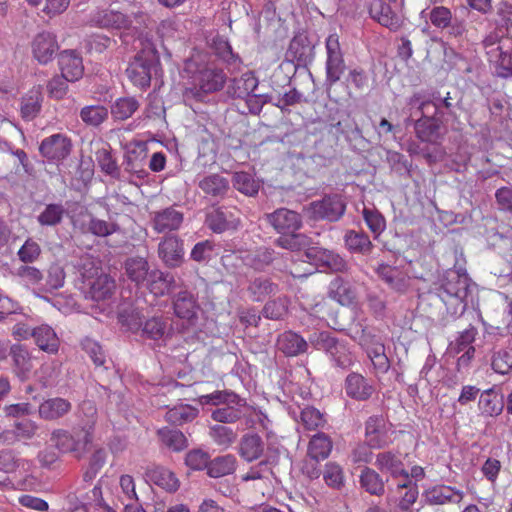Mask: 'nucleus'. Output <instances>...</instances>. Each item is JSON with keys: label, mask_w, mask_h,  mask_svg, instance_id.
Instances as JSON below:
<instances>
[{"label": "nucleus", "mask_w": 512, "mask_h": 512, "mask_svg": "<svg viewBox=\"0 0 512 512\" xmlns=\"http://www.w3.org/2000/svg\"><path fill=\"white\" fill-rule=\"evenodd\" d=\"M125 274L137 287H145L156 297L168 294L176 286L175 278L168 272L150 269L143 257H129L124 263Z\"/></svg>", "instance_id": "obj_1"}, {"label": "nucleus", "mask_w": 512, "mask_h": 512, "mask_svg": "<svg viewBox=\"0 0 512 512\" xmlns=\"http://www.w3.org/2000/svg\"><path fill=\"white\" fill-rule=\"evenodd\" d=\"M469 287L468 275L456 270L446 271L440 279V284L436 288L437 295L451 316L462 315L466 310Z\"/></svg>", "instance_id": "obj_2"}, {"label": "nucleus", "mask_w": 512, "mask_h": 512, "mask_svg": "<svg viewBox=\"0 0 512 512\" xmlns=\"http://www.w3.org/2000/svg\"><path fill=\"white\" fill-rule=\"evenodd\" d=\"M160 65L159 53L154 44L148 40L142 42V48L129 63L126 74L137 87L146 89L150 86L152 73Z\"/></svg>", "instance_id": "obj_3"}, {"label": "nucleus", "mask_w": 512, "mask_h": 512, "mask_svg": "<svg viewBox=\"0 0 512 512\" xmlns=\"http://www.w3.org/2000/svg\"><path fill=\"white\" fill-rule=\"evenodd\" d=\"M185 70L191 74L193 86L197 92L214 93L221 90L226 82L223 70L205 64L200 57L187 60Z\"/></svg>", "instance_id": "obj_4"}, {"label": "nucleus", "mask_w": 512, "mask_h": 512, "mask_svg": "<svg viewBox=\"0 0 512 512\" xmlns=\"http://www.w3.org/2000/svg\"><path fill=\"white\" fill-rule=\"evenodd\" d=\"M171 302L174 315L180 321V323H174L176 331L184 333L196 327L200 310L197 295L187 289H183L172 296Z\"/></svg>", "instance_id": "obj_5"}, {"label": "nucleus", "mask_w": 512, "mask_h": 512, "mask_svg": "<svg viewBox=\"0 0 512 512\" xmlns=\"http://www.w3.org/2000/svg\"><path fill=\"white\" fill-rule=\"evenodd\" d=\"M410 110L415 109L416 113H429L444 121L447 117L454 116L455 105L451 101L449 93L441 96L439 92L432 93L429 99H424L421 94L416 93L408 100Z\"/></svg>", "instance_id": "obj_6"}, {"label": "nucleus", "mask_w": 512, "mask_h": 512, "mask_svg": "<svg viewBox=\"0 0 512 512\" xmlns=\"http://www.w3.org/2000/svg\"><path fill=\"white\" fill-rule=\"evenodd\" d=\"M94 421L89 422L81 430L74 429L69 433L63 429L54 430L51 434V441L62 453H81L92 441V430Z\"/></svg>", "instance_id": "obj_7"}, {"label": "nucleus", "mask_w": 512, "mask_h": 512, "mask_svg": "<svg viewBox=\"0 0 512 512\" xmlns=\"http://www.w3.org/2000/svg\"><path fill=\"white\" fill-rule=\"evenodd\" d=\"M326 62L325 83L331 87L336 84L346 69L344 53L342 51L338 34H330L325 40Z\"/></svg>", "instance_id": "obj_8"}, {"label": "nucleus", "mask_w": 512, "mask_h": 512, "mask_svg": "<svg viewBox=\"0 0 512 512\" xmlns=\"http://www.w3.org/2000/svg\"><path fill=\"white\" fill-rule=\"evenodd\" d=\"M307 210L313 220L336 222L344 215L346 203L341 195L328 194L321 200L311 202Z\"/></svg>", "instance_id": "obj_9"}, {"label": "nucleus", "mask_w": 512, "mask_h": 512, "mask_svg": "<svg viewBox=\"0 0 512 512\" xmlns=\"http://www.w3.org/2000/svg\"><path fill=\"white\" fill-rule=\"evenodd\" d=\"M72 148L70 137L63 133H55L41 141L39 153L49 163L60 164L71 154Z\"/></svg>", "instance_id": "obj_10"}, {"label": "nucleus", "mask_w": 512, "mask_h": 512, "mask_svg": "<svg viewBox=\"0 0 512 512\" xmlns=\"http://www.w3.org/2000/svg\"><path fill=\"white\" fill-rule=\"evenodd\" d=\"M205 223L214 233L235 230L240 225V211L233 206H220L207 212Z\"/></svg>", "instance_id": "obj_11"}, {"label": "nucleus", "mask_w": 512, "mask_h": 512, "mask_svg": "<svg viewBox=\"0 0 512 512\" xmlns=\"http://www.w3.org/2000/svg\"><path fill=\"white\" fill-rule=\"evenodd\" d=\"M89 24L104 29L128 30L132 26V19L117 10L97 9L91 13Z\"/></svg>", "instance_id": "obj_12"}, {"label": "nucleus", "mask_w": 512, "mask_h": 512, "mask_svg": "<svg viewBox=\"0 0 512 512\" xmlns=\"http://www.w3.org/2000/svg\"><path fill=\"white\" fill-rule=\"evenodd\" d=\"M305 256L316 266L325 267L334 272H347L349 265L339 254L318 246L308 247Z\"/></svg>", "instance_id": "obj_13"}, {"label": "nucleus", "mask_w": 512, "mask_h": 512, "mask_svg": "<svg viewBox=\"0 0 512 512\" xmlns=\"http://www.w3.org/2000/svg\"><path fill=\"white\" fill-rule=\"evenodd\" d=\"M411 116L420 115L414 123L415 134L423 142L435 144L441 138V127L443 121L429 113H416L415 109L410 110Z\"/></svg>", "instance_id": "obj_14"}, {"label": "nucleus", "mask_w": 512, "mask_h": 512, "mask_svg": "<svg viewBox=\"0 0 512 512\" xmlns=\"http://www.w3.org/2000/svg\"><path fill=\"white\" fill-rule=\"evenodd\" d=\"M286 59L295 62L297 66H307L315 56L314 45L310 42L307 34L298 33L290 41L286 51Z\"/></svg>", "instance_id": "obj_15"}, {"label": "nucleus", "mask_w": 512, "mask_h": 512, "mask_svg": "<svg viewBox=\"0 0 512 512\" xmlns=\"http://www.w3.org/2000/svg\"><path fill=\"white\" fill-rule=\"evenodd\" d=\"M59 46L56 37L50 32H41L32 41V53L40 64L52 61Z\"/></svg>", "instance_id": "obj_16"}, {"label": "nucleus", "mask_w": 512, "mask_h": 512, "mask_svg": "<svg viewBox=\"0 0 512 512\" xmlns=\"http://www.w3.org/2000/svg\"><path fill=\"white\" fill-rule=\"evenodd\" d=\"M158 254L167 267H179L184 260L182 240L176 236L165 238L158 246Z\"/></svg>", "instance_id": "obj_17"}, {"label": "nucleus", "mask_w": 512, "mask_h": 512, "mask_svg": "<svg viewBox=\"0 0 512 512\" xmlns=\"http://www.w3.org/2000/svg\"><path fill=\"white\" fill-rule=\"evenodd\" d=\"M197 186L206 197L223 199L230 189V182L223 175L212 173L200 177Z\"/></svg>", "instance_id": "obj_18"}, {"label": "nucleus", "mask_w": 512, "mask_h": 512, "mask_svg": "<svg viewBox=\"0 0 512 512\" xmlns=\"http://www.w3.org/2000/svg\"><path fill=\"white\" fill-rule=\"evenodd\" d=\"M85 298L96 302L106 301L110 299L116 289L115 280L108 274L104 273L98 276L87 286L82 287Z\"/></svg>", "instance_id": "obj_19"}, {"label": "nucleus", "mask_w": 512, "mask_h": 512, "mask_svg": "<svg viewBox=\"0 0 512 512\" xmlns=\"http://www.w3.org/2000/svg\"><path fill=\"white\" fill-rule=\"evenodd\" d=\"M249 406L245 399L238 396V401L227 403L222 407H218L211 413V418L219 423L233 424L242 418L247 417Z\"/></svg>", "instance_id": "obj_20"}, {"label": "nucleus", "mask_w": 512, "mask_h": 512, "mask_svg": "<svg viewBox=\"0 0 512 512\" xmlns=\"http://www.w3.org/2000/svg\"><path fill=\"white\" fill-rule=\"evenodd\" d=\"M365 5L370 16L382 26L390 30H397L400 27V18L383 0H365Z\"/></svg>", "instance_id": "obj_21"}, {"label": "nucleus", "mask_w": 512, "mask_h": 512, "mask_svg": "<svg viewBox=\"0 0 512 512\" xmlns=\"http://www.w3.org/2000/svg\"><path fill=\"white\" fill-rule=\"evenodd\" d=\"M266 218L279 233L295 232L302 225L300 215L286 208L277 209L267 214Z\"/></svg>", "instance_id": "obj_22"}, {"label": "nucleus", "mask_w": 512, "mask_h": 512, "mask_svg": "<svg viewBox=\"0 0 512 512\" xmlns=\"http://www.w3.org/2000/svg\"><path fill=\"white\" fill-rule=\"evenodd\" d=\"M376 273L392 290L404 293L410 285V278L399 267L380 264Z\"/></svg>", "instance_id": "obj_23"}, {"label": "nucleus", "mask_w": 512, "mask_h": 512, "mask_svg": "<svg viewBox=\"0 0 512 512\" xmlns=\"http://www.w3.org/2000/svg\"><path fill=\"white\" fill-rule=\"evenodd\" d=\"M94 156L97 165L103 173L114 179H120V167L118 166L115 157L112 155L111 146L107 142L99 141L95 144Z\"/></svg>", "instance_id": "obj_24"}, {"label": "nucleus", "mask_w": 512, "mask_h": 512, "mask_svg": "<svg viewBox=\"0 0 512 512\" xmlns=\"http://www.w3.org/2000/svg\"><path fill=\"white\" fill-rule=\"evenodd\" d=\"M61 75L70 82H75L82 78L84 66L82 57L73 50H65L59 54L58 59Z\"/></svg>", "instance_id": "obj_25"}, {"label": "nucleus", "mask_w": 512, "mask_h": 512, "mask_svg": "<svg viewBox=\"0 0 512 512\" xmlns=\"http://www.w3.org/2000/svg\"><path fill=\"white\" fill-rule=\"evenodd\" d=\"M422 497L425 504L435 506L451 502L459 503L463 498V494L451 486L436 485L425 490Z\"/></svg>", "instance_id": "obj_26"}, {"label": "nucleus", "mask_w": 512, "mask_h": 512, "mask_svg": "<svg viewBox=\"0 0 512 512\" xmlns=\"http://www.w3.org/2000/svg\"><path fill=\"white\" fill-rule=\"evenodd\" d=\"M477 334L478 331L473 326L462 331L454 341L450 342L449 352H475L476 349H486L485 336L478 338Z\"/></svg>", "instance_id": "obj_27"}, {"label": "nucleus", "mask_w": 512, "mask_h": 512, "mask_svg": "<svg viewBox=\"0 0 512 512\" xmlns=\"http://www.w3.org/2000/svg\"><path fill=\"white\" fill-rule=\"evenodd\" d=\"M183 222V213L173 206L154 213L152 224L158 233H166L180 228Z\"/></svg>", "instance_id": "obj_28"}, {"label": "nucleus", "mask_w": 512, "mask_h": 512, "mask_svg": "<svg viewBox=\"0 0 512 512\" xmlns=\"http://www.w3.org/2000/svg\"><path fill=\"white\" fill-rule=\"evenodd\" d=\"M145 479L168 492H175L179 488V481L173 472L159 465H150L145 471Z\"/></svg>", "instance_id": "obj_29"}, {"label": "nucleus", "mask_w": 512, "mask_h": 512, "mask_svg": "<svg viewBox=\"0 0 512 512\" xmlns=\"http://www.w3.org/2000/svg\"><path fill=\"white\" fill-rule=\"evenodd\" d=\"M375 466L381 472H388L394 479L399 477L408 479L409 477L408 471L405 470L399 453H394L392 451L378 453L376 455Z\"/></svg>", "instance_id": "obj_30"}, {"label": "nucleus", "mask_w": 512, "mask_h": 512, "mask_svg": "<svg viewBox=\"0 0 512 512\" xmlns=\"http://www.w3.org/2000/svg\"><path fill=\"white\" fill-rule=\"evenodd\" d=\"M176 330L174 323L168 328V321L162 316H153L148 319L142 328V335L154 341L165 342Z\"/></svg>", "instance_id": "obj_31"}, {"label": "nucleus", "mask_w": 512, "mask_h": 512, "mask_svg": "<svg viewBox=\"0 0 512 512\" xmlns=\"http://www.w3.org/2000/svg\"><path fill=\"white\" fill-rule=\"evenodd\" d=\"M72 409V404L64 398L55 397L43 401L39 406V416L48 421L60 419Z\"/></svg>", "instance_id": "obj_32"}, {"label": "nucleus", "mask_w": 512, "mask_h": 512, "mask_svg": "<svg viewBox=\"0 0 512 512\" xmlns=\"http://www.w3.org/2000/svg\"><path fill=\"white\" fill-rule=\"evenodd\" d=\"M329 296L343 306L355 303L357 298L356 289L349 282L341 277L334 278L329 286Z\"/></svg>", "instance_id": "obj_33"}, {"label": "nucleus", "mask_w": 512, "mask_h": 512, "mask_svg": "<svg viewBox=\"0 0 512 512\" xmlns=\"http://www.w3.org/2000/svg\"><path fill=\"white\" fill-rule=\"evenodd\" d=\"M258 86V79L252 72H246L239 78L230 80L227 93L233 98H248Z\"/></svg>", "instance_id": "obj_34"}, {"label": "nucleus", "mask_w": 512, "mask_h": 512, "mask_svg": "<svg viewBox=\"0 0 512 512\" xmlns=\"http://www.w3.org/2000/svg\"><path fill=\"white\" fill-rule=\"evenodd\" d=\"M345 390L349 397L358 401H365L372 396L374 387L362 375L352 373L346 378Z\"/></svg>", "instance_id": "obj_35"}, {"label": "nucleus", "mask_w": 512, "mask_h": 512, "mask_svg": "<svg viewBox=\"0 0 512 512\" xmlns=\"http://www.w3.org/2000/svg\"><path fill=\"white\" fill-rule=\"evenodd\" d=\"M265 443L260 435L247 433L239 442V455L246 461L252 462L260 458L264 451Z\"/></svg>", "instance_id": "obj_36"}, {"label": "nucleus", "mask_w": 512, "mask_h": 512, "mask_svg": "<svg viewBox=\"0 0 512 512\" xmlns=\"http://www.w3.org/2000/svg\"><path fill=\"white\" fill-rule=\"evenodd\" d=\"M447 39L451 45L462 49L468 43V29L464 16L458 14L456 9L454 12V20L446 28Z\"/></svg>", "instance_id": "obj_37"}, {"label": "nucleus", "mask_w": 512, "mask_h": 512, "mask_svg": "<svg viewBox=\"0 0 512 512\" xmlns=\"http://www.w3.org/2000/svg\"><path fill=\"white\" fill-rule=\"evenodd\" d=\"M382 476L374 469L365 466L360 473L359 483L362 489L373 496H382L385 494V483Z\"/></svg>", "instance_id": "obj_38"}, {"label": "nucleus", "mask_w": 512, "mask_h": 512, "mask_svg": "<svg viewBox=\"0 0 512 512\" xmlns=\"http://www.w3.org/2000/svg\"><path fill=\"white\" fill-rule=\"evenodd\" d=\"M478 406L482 414L490 417L498 416L504 408L503 395L494 388L485 390L480 395Z\"/></svg>", "instance_id": "obj_39"}, {"label": "nucleus", "mask_w": 512, "mask_h": 512, "mask_svg": "<svg viewBox=\"0 0 512 512\" xmlns=\"http://www.w3.org/2000/svg\"><path fill=\"white\" fill-rule=\"evenodd\" d=\"M31 336L34 338L39 349L44 352H58L60 348V340L51 327L43 325L34 328Z\"/></svg>", "instance_id": "obj_40"}, {"label": "nucleus", "mask_w": 512, "mask_h": 512, "mask_svg": "<svg viewBox=\"0 0 512 512\" xmlns=\"http://www.w3.org/2000/svg\"><path fill=\"white\" fill-rule=\"evenodd\" d=\"M365 439L370 447L381 448L386 443L384 419L381 416H371L365 423Z\"/></svg>", "instance_id": "obj_41"}, {"label": "nucleus", "mask_w": 512, "mask_h": 512, "mask_svg": "<svg viewBox=\"0 0 512 512\" xmlns=\"http://www.w3.org/2000/svg\"><path fill=\"white\" fill-rule=\"evenodd\" d=\"M333 443L329 435L318 432L313 435L308 444V456L315 460H325L332 451Z\"/></svg>", "instance_id": "obj_42"}, {"label": "nucleus", "mask_w": 512, "mask_h": 512, "mask_svg": "<svg viewBox=\"0 0 512 512\" xmlns=\"http://www.w3.org/2000/svg\"><path fill=\"white\" fill-rule=\"evenodd\" d=\"M508 39L504 36V30L501 27H495L482 40V46L488 56L489 61L498 59V53L506 48Z\"/></svg>", "instance_id": "obj_43"}, {"label": "nucleus", "mask_w": 512, "mask_h": 512, "mask_svg": "<svg viewBox=\"0 0 512 512\" xmlns=\"http://www.w3.org/2000/svg\"><path fill=\"white\" fill-rule=\"evenodd\" d=\"M237 466L236 457L232 454L217 456L210 460L207 474L212 478H220L235 472Z\"/></svg>", "instance_id": "obj_44"}, {"label": "nucleus", "mask_w": 512, "mask_h": 512, "mask_svg": "<svg viewBox=\"0 0 512 512\" xmlns=\"http://www.w3.org/2000/svg\"><path fill=\"white\" fill-rule=\"evenodd\" d=\"M247 290L254 301H263L270 295H275L279 288L267 277H256L249 282Z\"/></svg>", "instance_id": "obj_45"}, {"label": "nucleus", "mask_w": 512, "mask_h": 512, "mask_svg": "<svg viewBox=\"0 0 512 512\" xmlns=\"http://www.w3.org/2000/svg\"><path fill=\"white\" fill-rule=\"evenodd\" d=\"M275 257L276 253L273 249L262 247L254 252L247 253L243 257V261L247 266L257 271H263L266 267L272 264Z\"/></svg>", "instance_id": "obj_46"}, {"label": "nucleus", "mask_w": 512, "mask_h": 512, "mask_svg": "<svg viewBox=\"0 0 512 512\" xmlns=\"http://www.w3.org/2000/svg\"><path fill=\"white\" fill-rule=\"evenodd\" d=\"M344 240L347 249L353 253L367 255L373 249L372 242L364 232L349 230L346 232Z\"/></svg>", "instance_id": "obj_47"}, {"label": "nucleus", "mask_w": 512, "mask_h": 512, "mask_svg": "<svg viewBox=\"0 0 512 512\" xmlns=\"http://www.w3.org/2000/svg\"><path fill=\"white\" fill-rule=\"evenodd\" d=\"M307 347L308 343L293 331H285L276 341L278 352H305Z\"/></svg>", "instance_id": "obj_48"}, {"label": "nucleus", "mask_w": 512, "mask_h": 512, "mask_svg": "<svg viewBox=\"0 0 512 512\" xmlns=\"http://www.w3.org/2000/svg\"><path fill=\"white\" fill-rule=\"evenodd\" d=\"M77 271L83 286H87L93 280L97 279L98 276L104 274L98 262L91 256L80 258L77 264Z\"/></svg>", "instance_id": "obj_49"}, {"label": "nucleus", "mask_w": 512, "mask_h": 512, "mask_svg": "<svg viewBox=\"0 0 512 512\" xmlns=\"http://www.w3.org/2000/svg\"><path fill=\"white\" fill-rule=\"evenodd\" d=\"M109 111L103 105L84 106L79 113L83 123L91 127H99L108 119Z\"/></svg>", "instance_id": "obj_50"}, {"label": "nucleus", "mask_w": 512, "mask_h": 512, "mask_svg": "<svg viewBox=\"0 0 512 512\" xmlns=\"http://www.w3.org/2000/svg\"><path fill=\"white\" fill-rule=\"evenodd\" d=\"M232 184L240 193L250 197L255 196L260 188V184L254 176L245 171L235 172L233 174Z\"/></svg>", "instance_id": "obj_51"}, {"label": "nucleus", "mask_w": 512, "mask_h": 512, "mask_svg": "<svg viewBox=\"0 0 512 512\" xmlns=\"http://www.w3.org/2000/svg\"><path fill=\"white\" fill-rule=\"evenodd\" d=\"M198 415V410L191 405H179L166 412L165 419L172 425L180 426L193 421Z\"/></svg>", "instance_id": "obj_52"}, {"label": "nucleus", "mask_w": 512, "mask_h": 512, "mask_svg": "<svg viewBox=\"0 0 512 512\" xmlns=\"http://www.w3.org/2000/svg\"><path fill=\"white\" fill-rule=\"evenodd\" d=\"M158 436L162 443L173 451L179 452L188 446L187 438L180 430L164 427L158 430Z\"/></svg>", "instance_id": "obj_53"}, {"label": "nucleus", "mask_w": 512, "mask_h": 512, "mask_svg": "<svg viewBox=\"0 0 512 512\" xmlns=\"http://www.w3.org/2000/svg\"><path fill=\"white\" fill-rule=\"evenodd\" d=\"M119 323L130 331H138L142 327V316L140 311L133 305H123L118 311Z\"/></svg>", "instance_id": "obj_54"}, {"label": "nucleus", "mask_w": 512, "mask_h": 512, "mask_svg": "<svg viewBox=\"0 0 512 512\" xmlns=\"http://www.w3.org/2000/svg\"><path fill=\"white\" fill-rule=\"evenodd\" d=\"M65 276L64 268L60 264H51L46 275H44L42 291L51 293L63 287Z\"/></svg>", "instance_id": "obj_55"}, {"label": "nucleus", "mask_w": 512, "mask_h": 512, "mask_svg": "<svg viewBox=\"0 0 512 512\" xmlns=\"http://www.w3.org/2000/svg\"><path fill=\"white\" fill-rule=\"evenodd\" d=\"M12 359V369L15 375L22 381L27 380L34 367L36 358L30 354H8Z\"/></svg>", "instance_id": "obj_56"}, {"label": "nucleus", "mask_w": 512, "mask_h": 512, "mask_svg": "<svg viewBox=\"0 0 512 512\" xmlns=\"http://www.w3.org/2000/svg\"><path fill=\"white\" fill-rule=\"evenodd\" d=\"M139 108V102L133 97L117 99L111 106V114L115 120L130 118Z\"/></svg>", "instance_id": "obj_57"}, {"label": "nucleus", "mask_w": 512, "mask_h": 512, "mask_svg": "<svg viewBox=\"0 0 512 512\" xmlns=\"http://www.w3.org/2000/svg\"><path fill=\"white\" fill-rule=\"evenodd\" d=\"M65 213L62 204L51 203L37 216V221L41 226H57L62 222Z\"/></svg>", "instance_id": "obj_58"}, {"label": "nucleus", "mask_w": 512, "mask_h": 512, "mask_svg": "<svg viewBox=\"0 0 512 512\" xmlns=\"http://www.w3.org/2000/svg\"><path fill=\"white\" fill-rule=\"evenodd\" d=\"M275 244L290 251H298L303 248L306 250L310 247L308 237L295 232L282 233V235L275 240Z\"/></svg>", "instance_id": "obj_59"}, {"label": "nucleus", "mask_w": 512, "mask_h": 512, "mask_svg": "<svg viewBox=\"0 0 512 512\" xmlns=\"http://www.w3.org/2000/svg\"><path fill=\"white\" fill-rule=\"evenodd\" d=\"M396 488L397 490H406L399 500L398 507L401 511H409L418 498L419 492L417 484L408 477V479H403V481L397 482Z\"/></svg>", "instance_id": "obj_60"}, {"label": "nucleus", "mask_w": 512, "mask_h": 512, "mask_svg": "<svg viewBox=\"0 0 512 512\" xmlns=\"http://www.w3.org/2000/svg\"><path fill=\"white\" fill-rule=\"evenodd\" d=\"M38 429V426L35 422L29 419H23L21 421H17L14 425V430L12 433L5 432L4 438L5 441H16L18 439H31Z\"/></svg>", "instance_id": "obj_61"}, {"label": "nucleus", "mask_w": 512, "mask_h": 512, "mask_svg": "<svg viewBox=\"0 0 512 512\" xmlns=\"http://www.w3.org/2000/svg\"><path fill=\"white\" fill-rule=\"evenodd\" d=\"M18 467V459L12 450L3 449L0 451V486H6L10 483L6 475L15 472Z\"/></svg>", "instance_id": "obj_62"}, {"label": "nucleus", "mask_w": 512, "mask_h": 512, "mask_svg": "<svg viewBox=\"0 0 512 512\" xmlns=\"http://www.w3.org/2000/svg\"><path fill=\"white\" fill-rule=\"evenodd\" d=\"M323 480L326 485L332 489L340 490L344 487L345 478L344 472L340 465L335 462H328L325 464V469L323 470Z\"/></svg>", "instance_id": "obj_63"}, {"label": "nucleus", "mask_w": 512, "mask_h": 512, "mask_svg": "<svg viewBox=\"0 0 512 512\" xmlns=\"http://www.w3.org/2000/svg\"><path fill=\"white\" fill-rule=\"evenodd\" d=\"M311 347L318 351L340 350L342 346L329 332H314L309 337Z\"/></svg>", "instance_id": "obj_64"}]
</instances>
